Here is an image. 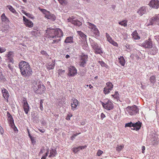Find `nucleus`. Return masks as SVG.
I'll list each match as a JSON object with an SVG mask.
<instances>
[{"label":"nucleus","instance_id":"f257e3e1","mask_svg":"<svg viewBox=\"0 0 159 159\" xmlns=\"http://www.w3.org/2000/svg\"><path fill=\"white\" fill-rule=\"evenodd\" d=\"M19 68L23 77H28L32 75V70L28 62L23 60L20 61L19 63Z\"/></svg>","mask_w":159,"mask_h":159},{"label":"nucleus","instance_id":"f03ea898","mask_svg":"<svg viewBox=\"0 0 159 159\" xmlns=\"http://www.w3.org/2000/svg\"><path fill=\"white\" fill-rule=\"evenodd\" d=\"M45 35L47 38L51 39L62 37L63 36V32L59 28H57L55 29L48 28L46 30Z\"/></svg>","mask_w":159,"mask_h":159},{"label":"nucleus","instance_id":"7ed1b4c3","mask_svg":"<svg viewBox=\"0 0 159 159\" xmlns=\"http://www.w3.org/2000/svg\"><path fill=\"white\" fill-rule=\"evenodd\" d=\"M33 89L34 93L38 94H42L46 90L45 86L40 80L34 83Z\"/></svg>","mask_w":159,"mask_h":159},{"label":"nucleus","instance_id":"20e7f679","mask_svg":"<svg viewBox=\"0 0 159 159\" xmlns=\"http://www.w3.org/2000/svg\"><path fill=\"white\" fill-rule=\"evenodd\" d=\"M89 40L92 49L96 54L101 55L103 53V51L99 44L91 38H89Z\"/></svg>","mask_w":159,"mask_h":159},{"label":"nucleus","instance_id":"39448f33","mask_svg":"<svg viewBox=\"0 0 159 159\" xmlns=\"http://www.w3.org/2000/svg\"><path fill=\"white\" fill-rule=\"evenodd\" d=\"M104 108L107 110H111L114 109V106L112 102L110 99H106L104 102L100 101Z\"/></svg>","mask_w":159,"mask_h":159},{"label":"nucleus","instance_id":"423d86ee","mask_svg":"<svg viewBox=\"0 0 159 159\" xmlns=\"http://www.w3.org/2000/svg\"><path fill=\"white\" fill-rule=\"evenodd\" d=\"M39 9L43 14H44L45 17L50 19L53 21L55 20L56 18V16L51 14L49 11L46 9H41L40 7L39 8Z\"/></svg>","mask_w":159,"mask_h":159},{"label":"nucleus","instance_id":"0eeeda50","mask_svg":"<svg viewBox=\"0 0 159 159\" xmlns=\"http://www.w3.org/2000/svg\"><path fill=\"white\" fill-rule=\"evenodd\" d=\"M68 73L67 75L69 77H74L77 74V70L76 67L74 66H70L68 68Z\"/></svg>","mask_w":159,"mask_h":159},{"label":"nucleus","instance_id":"6e6552de","mask_svg":"<svg viewBox=\"0 0 159 159\" xmlns=\"http://www.w3.org/2000/svg\"><path fill=\"white\" fill-rule=\"evenodd\" d=\"M149 22L146 23L147 26L153 25L159 22V14L155 15L149 19Z\"/></svg>","mask_w":159,"mask_h":159},{"label":"nucleus","instance_id":"1a4fd4ad","mask_svg":"<svg viewBox=\"0 0 159 159\" xmlns=\"http://www.w3.org/2000/svg\"><path fill=\"white\" fill-rule=\"evenodd\" d=\"M127 108L129 109L128 113L130 115H135L139 113V109L136 105H134L132 107L128 106Z\"/></svg>","mask_w":159,"mask_h":159},{"label":"nucleus","instance_id":"9d476101","mask_svg":"<svg viewBox=\"0 0 159 159\" xmlns=\"http://www.w3.org/2000/svg\"><path fill=\"white\" fill-rule=\"evenodd\" d=\"M23 107L25 114H28L30 110V107L25 98H23L22 100Z\"/></svg>","mask_w":159,"mask_h":159},{"label":"nucleus","instance_id":"9b49d317","mask_svg":"<svg viewBox=\"0 0 159 159\" xmlns=\"http://www.w3.org/2000/svg\"><path fill=\"white\" fill-rule=\"evenodd\" d=\"M67 21L68 22H70L76 26L80 27L82 25V22L79 20L78 19H73L70 17L67 19Z\"/></svg>","mask_w":159,"mask_h":159},{"label":"nucleus","instance_id":"f8f14e48","mask_svg":"<svg viewBox=\"0 0 159 159\" xmlns=\"http://www.w3.org/2000/svg\"><path fill=\"white\" fill-rule=\"evenodd\" d=\"M142 46L146 48H150L152 46V44L150 38L147 40L142 43Z\"/></svg>","mask_w":159,"mask_h":159},{"label":"nucleus","instance_id":"ddd939ff","mask_svg":"<svg viewBox=\"0 0 159 159\" xmlns=\"http://www.w3.org/2000/svg\"><path fill=\"white\" fill-rule=\"evenodd\" d=\"M149 6L155 9H157L159 7V0H151L149 3Z\"/></svg>","mask_w":159,"mask_h":159},{"label":"nucleus","instance_id":"4468645a","mask_svg":"<svg viewBox=\"0 0 159 159\" xmlns=\"http://www.w3.org/2000/svg\"><path fill=\"white\" fill-rule=\"evenodd\" d=\"M22 18L24 23L26 26L30 28L33 26L34 23L32 21L27 19L25 16H23Z\"/></svg>","mask_w":159,"mask_h":159},{"label":"nucleus","instance_id":"2eb2a0df","mask_svg":"<svg viewBox=\"0 0 159 159\" xmlns=\"http://www.w3.org/2000/svg\"><path fill=\"white\" fill-rule=\"evenodd\" d=\"M142 125V122H140L139 121L133 123V128H131V129L132 130L138 131L140 130Z\"/></svg>","mask_w":159,"mask_h":159},{"label":"nucleus","instance_id":"dca6fc26","mask_svg":"<svg viewBox=\"0 0 159 159\" xmlns=\"http://www.w3.org/2000/svg\"><path fill=\"white\" fill-rule=\"evenodd\" d=\"M55 60H52L51 62H49L46 63L47 69L48 70L53 69L55 66Z\"/></svg>","mask_w":159,"mask_h":159},{"label":"nucleus","instance_id":"f3484780","mask_svg":"<svg viewBox=\"0 0 159 159\" xmlns=\"http://www.w3.org/2000/svg\"><path fill=\"white\" fill-rule=\"evenodd\" d=\"M7 121L9 123L10 126H12V125H14V120L11 115L8 111H7Z\"/></svg>","mask_w":159,"mask_h":159},{"label":"nucleus","instance_id":"a211bd4d","mask_svg":"<svg viewBox=\"0 0 159 159\" xmlns=\"http://www.w3.org/2000/svg\"><path fill=\"white\" fill-rule=\"evenodd\" d=\"M2 93V94L3 97L6 100L7 102H8V98L9 97V94L7 90L6 89L2 88L1 89Z\"/></svg>","mask_w":159,"mask_h":159},{"label":"nucleus","instance_id":"6ab92c4d","mask_svg":"<svg viewBox=\"0 0 159 159\" xmlns=\"http://www.w3.org/2000/svg\"><path fill=\"white\" fill-rule=\"evenodd\" d=\"M72 100L73 101V102L71 104V109L73 111H74L78 106L79 102L78 100L75 98L72 99Z\"/></svg>","mask_w":159,"mask_h":159},{"label":"nucleus","instance_id":"aec40b11","mask_svg":"<svg viewBox=\"0 0 159 159\" xmlns=\"http://www.w3.org/2000/svg\"><path fill=\"white\" fill-rule=\"evenodd\" d=\"M149 80L152 86H154L155 85H157L156 77L155 75H151Z\"/></svg>","mask_w":159,"mask_h":159},{"label":"nucleus","instance_id":"412c9836","mask_svg":"<svg viewBox=\"0 0 159 159\" xmlns=\"http://www.w3.org/2000/svg\"><path fill=\"white\" fill-rule=\"evenodd\" d=\"M92 32L93 34V37L96 39H98L100 36V32L97 27L92 30Z\"/></svg>","mask_w":159,"mask_h":159},{"label":"nucleus","instance_id":"4be33fe9","mask_svg":"<svg viewBox=\"0 0 159 159\" xmlns=\"http://www.w3.org/2000/svg\"><path fill=\"white\" fill-rule=\"evenodd\" d=\"M146 7H142L139 8L137 11V12L140 16H142L144 14L146 13Z\"/></svg>","mask_w":159,"mask_h":159},{"label":"nucleus","instance_id":"5701e85b","mask_svg":"<svg viewBox=\"0 0 159 159\" xmlns=\"http://www.w3.org/2000/svg\"><path fill=\"white\" fill-rule=\"evenodd\" d=\"M151 48V49L149 51V53L150 54L153 55H155L158 52V49L156 46H152Z\"/></svg>","mask_w":159,"mask_h":159},{"label":"nucleus","instance_id":"b1692460","mask_svg":"<svg viewBox=\"0 0 159 159\" xmlns=\"http://www.w3.org/2000/svg\"><path fill=\"white\" fill-rule=\"evenodd\" d=\"M7 7L9 11L11 12L12 13L17 16H19V13L18 12L16 11L15 9H14L11 6L7 5Z\"/></svg>","mask_w":159,"mask_h":159},{"label":"nucleus","instance_id":"393cba45","mask_svg":"<svg viewBox=\"0 0 159 159\" xmlns=\"http://www.w3.org/2000/svg\"><path fill=\"white\" fill-rule=\"evenodd\" d=\"M64 43H74V39L73 37L69 36L67 37L65 40Z\"/></svg>","mask_w":159,"mask_h":159},{"label":"nucleus","instance_id":"a878e982","mask_svg":"<svg viewBox=\"0 0 159 159\" xmlns=\"http://www.w3.org/2000/svg\"><path fill=\"white\" fill-rule=\"evenodd\" d=\"M89 59L88 56L87 55H85L84 53H82L80 55V60L83 61H85L87 63Z\"/></svg>","mask_w":159,"mask_h":159},{"label":"nucleus","instance_id":"bb28decb","mask_svg":"<svg viewBox=\"0 0 159 159\" xmlns=\"http://www.w3.org/2000/svg\"><path fill=\"white\" fill-rule=\"evenodd\" d=\"M77 33L84 41H87V36L83 32L81 31H77Z\"/></svg>","mask_w":159,"mask_h":159},{"label":"nucleus","instance_id":"cd10ccee","mask_svg":"<svg viewBox=\"0 0 159 159\" xmlns=\"http://www.w3.org/2000/svg\"><path fill=\"white\" fill-rule=\"evenodd\" d=\"M119 62L122 66H125V59L122 56H120L118 58Z\"/></svg>","mask_w":159,"mask_h":159},{"label":"nucleus","instance_id":"c85d7f7f","mask_svg":"<svg viewBox=\"0 0 159 159\" xmlns=\"http://www.w3.org/2000/svg\"><path fill=\"white\" fill-rule=\"evenodd\" d=\"M1 20L2 22L6 23H7L9 22V20L6 16L5 14L3 13L1 16Z\"/></svg>","mask_w":159,"mask_h":159},{"label":"nucleus","instance_id":"c756f323","mask_svg":"<svg viewBox=\"0 0 159 159\" xmlns=\"http://www.w3.org/2000/svg\"><path fill=\"white\" fill-rule=\"evenodd\" d=\"M131 35L132 38L134 39L138 40L140 39V37L139 35L136 30L133 31L131 34Z\"/></svg>","mask_w":159,"mask_h":159},{"label":"nucleus","instance_id":"7c9ffc66","mask_svg":"<svg viewBox=\"0 0 159 159\" xmlns=\"http://www.w3.org/2000/svg\"><path fill=\"white\" fill-rule=\"evenodd\" d=\"M57 154V151L56 149H52L50 154L49 155V157H54L56 156Z\"/></svg>","mask_w":159,"mask_h":159},{"label":"nucleus","instance_id":"2f4dec72","mask_svg":"<svg viewBox=\"0 0 159 159\" xmlns=\"http://www.w3.org/2000/svg\"><path fill=\"white\" fill-rule=\"evenodd\" d=\"M86 26H88V28L91 29L92 31L93 30L95 29V28L96 27V25H95L94 24L89 22L86 23Z\"/></svg>","mask_w":159,"mask_h":159},{"label":"nucleus","instance_id":"473e14b6","mask_svg":"<svg viewBox=\"0 0 159 159\" xmlns=\"http://www.w3.org/2000/svg\"><path fill=\"white\" fill-rule=\"evenodd\" d=\"M106 85L107 87L111 91L112 90L114 86L112 83L110 82H107L106 83Z\"/></svg>","mask_w":159,"mask_h":159},{"label":"nucleus","instance_id":"72a5a7b5","mask_svg":"<svg viewBox=\"0 0 159 159\" xmlns=\"http://www.w3.org/2000/svg\"><path fill=\"white\" fill-rule=\"evenodd\" d=\"M82 47L84 50L88 51L89 50V47L87 41H84V43L82 46Z\"/></svg>","mask_w":159,"mask_h":159},{"label":"nucleus","instance_id":"f704fd0d","mask_svg":"<svg viewBox=\"0 0 159 159\" xmlns=\"http://www.w3.org/2000/svg\"><path fill=\"white\" fill-rule=\"evenodd\" d=\"M127 20H125L120 22H119L118 24L121 25L125 27L127 25Z\"/></svg>","mask_w":159,"mask_h":159},{"label":"nucleus","instance_id":"c9c22d12","mask_svg":"<svg viewBox=\"0 0 159 159\" xmlns=\"http://www.w3.org/2000/svg\"><path fill=\"white\" fill-rule=\"evenodd\" d=\"M108 42L114 46L116 47H118V43L114 41V40L112 38L111 39L110 41H109Z\"/></svg>","mask_w":159,"mask_h":159},{"label":"nucleus","instance_id":"e433bc0d","mask_svg":"<svg viewBox=\"0 0 159 159\" xmlns=\"http://www.w3.org/2000/svg\"><path fill=\"white\" fill-rule=\"evenodd\" d=\"M111 91L108 87L106 86L103 89V93L107 95Z\"/></svg>","mask_w":159,"mask_h":159},{"label":"nucleus","instance_id":"4c0bfd02","mask_svg":"<svg viewBox=\"0 0 159 159\" xmlns=\"http://www.w3.org/2000/svg\"><path fill=\"white\" fill-rule=\"evenodd\" d=\"M31 34L34 35L36 37H37L39 36V32L38 30H33L31 32Z\"/></svg>","mask_w":159,"mask_h":159},{"label":"nucleus","instance_id":"58836bf2","mask_svg":"<svg viewBox=\"0 0 159 159\" xmlns=\"http://www.w3.org/2000/svg\"><path fill=\"white\" fill-rule=\"evenodd\" d=\"M133 123L132 122L130 121L129 122L125 123V127H133Z\"/></svg>","mask_w":159,"mask_h":159},{"label":"nucleus","instance_id":"ea45409f","mask_svg":"<svg viewBox=\"0 0 159 159\" xmlns=\"http://www.w3.org/2000/svg\"><path fill=\"white\" fill-rule=\"evenodd\" d=\"M98 62L101 66L102 67L107 68L108 66L103 61H98Z\"/></svg>","mask_w":159,"mask_h":159},{"label":"nucleus","instance_id":"a19ab883","mask_svg":"<svg viewBox=\"0 0 159 159\" xmlns=\"http://www.w3.org/2000/svg\"><path fill=\"white\" fill-rule=\"evenodd\" d=\"M80 134H81L80 132L77 133L75 134H74L73 135L71 136L70 137V139L72 140V141H73V140H74L75 139V137L77 136L78 135Z\"/></svg>","mask_w":159,"mask_h":159},{"label":"nucleus","instance_id":"79ce46f5","mask_svg":"<svg viewBox=\"0 0 159 159\" xmlns=\"http://www.w3.org/2000/svg\"><path fill=\"white\" fill-rule=\"evenodd\" d=\"M49 152V149L48 148L47 150V152L45 153L43 155V156L41 158V159H46V157L48 155V154Z\"/></svg>","mask_w":159,"mask_h":159},{"label":"nucleus","instance_id":"37998d69","mask_svg":"<svg viewBox=\"0 0 159 159\" xmlns=\"http://www.w3.org/2000/svg\"><path fill=\"white\" fill-rule=\"evenodd\" d=\"M115 99H117V100L119 99V94L118 93V92L116 91L114 93Z\"/></svg>","mask_w":159,"mask_h":159},{"label":"nucleus","instance_id":"c03bdc74","mask_svg":"<svg viewBox=\"0 0 159 159\" xmlns=\"http://www.w3.org/2000/svg\"><path fill=\"white\" fill-rule=\"evenodd\" d=\"M40 53L43 55L45 56L46 57H48L49 55L46 51L44 50H41L40 52Z\"/></svg>","mask_w":159,"mask_h":159},{"label":"nucleus","instance_id":"a18cd8bd","mask_svg":"<svg viewBox=\"0 0 159 159\" xmlns=\"http://www.w3.org/2000/svg\"><path fill=\"white\" fill-rule=\"evenodd\" d=\"M123 148L124 145H121L120 146H118L116 148V150L117 151L120 152Z\"/></svg>","mask_w":159,"mask_h":159},{"label":"nucleus","instance_id":"49530a36","mask_svg":"<svg viewBox=\"0 0 159 159\" xmlns=\"http://www.w3.org/2000/svg\"><path fill=\"white\" fill-rule=\"evenodd\" d=\"M86 71L84 70H82L80 72V75L81 77L85 76L86 74Z\"/></svg>","mask_w":159,"mask_h":159},{"label":"nucleus","instance_id":"de8ad7c7","mask_svg":"<svg viewBox=\"0 0 159 159\" xmlns=\"http://www.w3.org/2000/svg\"><path fill=\"white\" fill-rule=\"evenodd\" d=\"M14 53L13 51H10L8 52V53L7 55V58L11 57V55Z\"/></svg>","mask_w":159,"mask_h":159},{"label":"nucleus","instance_id":"09e8293b","mask_svg":"<svg viewBox=\"0 0 159 159\" xmlns=\"http://www.w3.org/2000/svg\"><path fill=\"white\" fill-rule=\"evenodd\" d=\"M58 74L60 75H63L65 72V70H63L62 69H59L58 70Z\"/></svg>","mask_w":159,"mask_h":159},{"label":"nucleus","instance_id":"8fccbe9b","mask_svg":"<svg viewBox=\"0 0 159 159\" xmlns=\"http://www.w3.org/2000/svg\"><path fill=\"white\" fill-rule=\"evenodd\" d=\"M72 150L73 152L75 153H77V152L79 151V147H74L73 149H72Z\"/></svg>","mask_w":159,"mask_h":159},{"label":"nucleus","instance_id":"3c124183","mask_svg":"<svg viewBox=\"0 0 159 159\" xmlns=\"http://www.w3.org/2000/svg\"><path fill=\"white\" fill-rule=\"evenodd\" d=\"M40 110L41 111H43V100L41 99L40 100Z\"/></svg>","mask_w":159,"mask_h":159},{"label":"nucleus","instance_id":"603ef678","mask_svg":"<svg viewBox=\"0 0 159 159\" xmlns=\"http://www.w3.org/2000/svg\"><path fill=\"white\" fill-rule=\"evenodd\" d=\"M80 66L83 67H85L86 64V62L85 61H80Z\"/></svg>","mask_w":159,"mask_h":159},{"label":"nucleus","instance_id":"864d4df0","mask_svg":"<svg viewBox=\"0 0 159 159\" xmlns=\"http://www.w3.org/2000/svg\"><path fill=\"white\" fill-rule=\"evenodd\" d=\"M26 15L30 19H33L34 18V17L33 16V15L31 14H30V13H26Z\"/></svg>","mask_w":159,"mask_h":159},{"label":"nucleus","instance_id":"5fc2aeb1","mask_svg":"<svg viewBox=\"0 0 159 159\" xmlns=\"http://www.w3.org/2000/svg\"><path fill=\"white\" fill-rule=\"evenodd\" d=\"M61 38H59V39H54L53 40V42H52V44H54L55 43H57L61 41Z\"/></svg>","mask_w":159,"mask_h":159},{"label":"nucleus","instance_id":"6e6d98bb","mask_svg":"<svg viewBox=\"0 0 159 159\" xmlns=\"http://www.w3.org/2000/svg\"><path fill=\"white\" fill-rule=\"evenodd\" d=\"M103 151L100 150H99L97 152V155L98 156H100L103 153Z\"/></svg>","mask_w":159,"mask_h":159},{"label":"nucleus","instance_id":"4d7b16f0","mask_svg":"<svg viewBox=\"0 0 159 159\" xmlns=\"http://www.w3.org/2000/svg\"><path fill=\"white\" fill-rule=\"evenodd\" d=\"M106 36L107 37V41L109 42V41H110V40L111 38V36L109 35V34H108L107 33H106Z\"/></svg>","mask_w":159,"mask_h":159},{"label":"nucleus","instance_id":"13d9d810","mask_svg":"<svg viewBox=\"0 0 159 159\" xmlns=\"http://www.w3.org/2000/svg\"><path fill=\"white\" fill-rule=\"evenodd\" d=\"M8 62L13 63L14 62V60L12 57L8 58Z\"/></svg>","mask_w":159,"mask_h":159},{"label":"nucleus","instance_id":"bf43d9fd","mask_svg":"<svg viewBox=\"0 0 159 159\" xmlns=\"http://www.w3.org/2000/svg\"><path fill=\"white\" fill-rule=\"evenodd\" d=\"M6 50V49H5V48L1 47H0V52L1 53H2V52H4Z\"/></svg>","mask_w":159,"mask_h":159},{"label":"nucleus","instance_id":"052dcab7","mask_svg":"<svg viewBox=\"0 0 159 159\" xmlns=\"http://www.w3.org/2000/svg\"><path fill=\"white\" fill-rule=\"evenodd\" d=\"M61 4H66V2L65 0H58Z\"/></svg>","mask_w":159,"mask_h":159},{"label":"nucleus","instance_id":"680f3d73","mask_svg":"<svg viewBox=\"0 0 159 159\" xmlns=\"http://www.w3.org/2000/svg\"><path fill=\"white\" fill-rule=\"evenodd\" d=\"M87 147V146L84 145V146H79V148L80 150H83L85 149Z\"/></svg>","mask_w":159,"mask_h":159},{"label":"nucleus","instance_id":"e2e57ef3","mask_svg":"<svg viewBox=\"0 0 159 159\" xmlns=\"http://www.w3.org/2000/svg\"><path fill=\"white\" fill-rule=\"evenodd\" d=\"M72 116V114H68L66 118V119L67 120H69L70 119V118Z\"/></svg>","mask_w":159,"mask_h":159},{"label":"nucleus","instance_id":"0e129e2a","mask_svg":"<svg viewBox=\"0 0 159 159\" xmlns=\"http://www.w3.org/2000/svg\"><path fill=\"white\" fill-rule=\"evenodd\" d=\"M8 67L11 71L13 70V66H11L10 64H8Z\"/></svg>","mask_w":159,"mask_h":159},{"label":"nucleus","instance_id":"69168bd1","mask_svg":"<svg viewBox=\"0 0 159 159\" xmlns=\"http://www.w3.org/2000/svg\"><path fill=\"white\" fill-rule=\"evenodd\" d=\"M11 127H12V128H13L14 129V130L15 131L16 130H18V129L17 128V127L14 124V125H11L10 126Z\"/></svg>","mask_w":159,"mask_h":159},{"label":"nucleus","instance_id":"338daca9","mask_svg":"<svg viewBox=\"0 0 159 159\" xmlns=\"http://www.w3.org/2000/svg\"><path fill=\"white\" fill-rule=\"evenodd\" d=\"M100 117L101 119L102 120H103L104 118L106 117L105 115L103 113H101Z\"/></svg>","mask_w":159,"mask_h":159},{"label":"nucleus","instance_id":"774afa93","mask_svg":"<svg viewBox=\"0 0 159 159\" xmlns=\"http://www.w3.org/2000/svg\"><path fill=\"white\" fill-rule=\"evenodd\" d=\"M0 133L1 134H3L4 133V130L1 126H0Z\"/></svg>","mask_w":159,"mask_h":159}]
</instances>
